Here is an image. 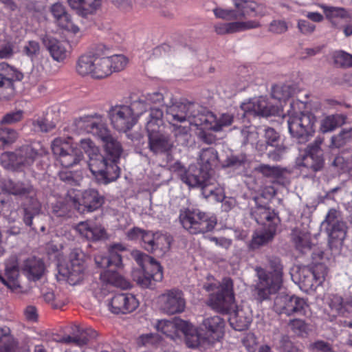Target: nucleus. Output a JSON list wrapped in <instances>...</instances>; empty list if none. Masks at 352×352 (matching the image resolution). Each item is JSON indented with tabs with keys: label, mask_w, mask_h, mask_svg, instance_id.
<instances>
[{
	"label": "nucleus",
	"mask_w": 352,
	"mask_h": 352,
	"mask_svg": "<svg viewBox=\"0 0 352 352\" xmlns=\"http://www.w3.org/2000/svg\"><path fill=\"white\" fill-rule=\"evenodd\" d=\"M98 333L93 329L89 328L80 332V335L72 336L69 335L63 336L58 339L54 338L58 342L67 344H74L77 346H83L88 344L91 340L96 338Z\"/></svg>",
	"instance_id": "72a5a7b5"
},
{
	"label": "nucleus",
	"mask_w": 352,
	"mask_h": 352,
	"mask_svg": "<svg viewBox=\"0 0 352 352\" xmlns=\"http://www.w3.org/2000/svg\"><path fill=\"white\" fill-rule=\"evenodd\" d=\"M127 63V58L122 54L109 56L95 53L93 78L102 79L108 77L113 72L124 69Z\"/></svg>",
	"instance_id": "f8f14e48"
},
{
	"label": "nucleus",
	"mask_w": 352,
	"mask_h": 352,
	"mask_svg": "<svg viewBox=\"0 0 352 352\" xmlns=\"http://www.w3.org/2000/svg\"><path fill=\"white\" fill-rule=\"evenodd\" d=\"M292 94V90L289 85H276L272 87V96L280 102H285Z\"/></svg>",
	"instance_id": "3c124183"
},
{
	"label": "nucleus",
	"mask_w": 352,
	"mask_h": 352,
	"mask_svg": "<svg viewBox=\"0 0 352 352\" xmlns=\"http://www.w3.org/2000/svg\"><path fill=\"white\" fill-rule=\"evenodd\" d=\"M110 119L113 127L119 131L131 129L137 122V119L128 105H116L110 110Z\"/></svg>",
	"instance_id": "6ab92c4d"
},
{
	"label": "nucleus",
	"mask_w": 352,
	"mask_h": 352,
	"mask_svg": "<svg viewBox=\"0 0 352 352\" xmlns=\"http://www.w3.org/2000/svg\"><path fill=\"white\" fill-rule=\"evenodd\" d=\"M23 75L15 67L6 63H0V78L9 80L14 85V82L22 80Z\"/></svg>",
	"instance_id": "37998d69"
},
{
	"label": "nucleus",
	"mask_w": 352,
	"mask_h": 352,
	"mask_svg": "<svg viewBox=\"0 0 352 352\" xmlns=\"http://www.w3.org/2000/svg\"><path fill=\"white\" fill-rule=\"evenodd\" d=\"M82 256L80 251L78 250H73L69 255V263L65 267L60 266L59 268V273L67 278L70 284L75 285L82 279L85 265Z\"/></svg>",
	"instance_id": "aec40b11"
},
{
	"label": "nucleus",
	"mask_w": 352,
	"mask_h": 352,
	"mask_svg": "<svg viewBox=\"0 0 352 352\" xmlns=\"http://www.w3.org/2000/svg\"><path fill=\"white\" fill-rule=\"evenodd\" d=\"M132 256L140 267L132 272L133 279L138 285L148 288L154 285L153 282L162 280V267L156 260L138 250L133 251Z\"/></svg>",
	"instance_id": "39448f33"
},
{
	"label": "nucleus",
	"mask_w": 352,
	"mask_h": 352,
	"mask_svg": "<svg viewBox=\"0 0 352 352\" xmlns=\"http://www.w3.org/2000/svg\"><path fill=\"white\" fill-rule=\"evenodd\" d=\"M273 308L278 314H285L287 316L294 314L305 315L309 305L303 298L280 294L274 298Z\"/></svg>",
	"instance_id": "4468645a"
},
{
	"label": "nucleus",
	"mask_w": 352,
	"mask_h": 352,
	"mask_svg": "<svg viewBox=\"0 0 352 352\" xmlns=\"http://www.w3.org/2000/svg\"><path fill=\"white\" fill-rule=\"evenodd\" d=\"M288 325L292 331L298 336H304L308 333L309 325L302 319L290 320Z\"/></svg>",
	"instance_id": "864d4df0"
},
{
	"label": "nucleus",
	"mask_w": 352,
	"mask_h": 352,
	"mask_svg": "<svg viewBox=\"0 0 352 352\" xmlns=\"http://www.w3.org/2000/svg\"><path fill=\"white\" fill-rule=\"evenodd\" d=\"M128 107L131 109L136 119L149 108L144 97L133 101Z\"/></svg>",
	"instance_id": "13d9d810"
},
{
	"label": "nucleus",
	"mask_w": 352,
	"mask_h": 352,
	"mask_svg": "<svg viewBox=\"0 0 352 352\" xmlns=\"http://www.w3.org/2000/svg\"><path fill=\"white\" fill-rule=\"evenodd\" d=\"M72 126L77 133L87 132L98 138L103 133V129L107 128L102 117L97 114L76 119Z\"/></svg>",
	"instance_id": "4be33fe9"
},
{
	"label": "nucleus",
	"mask_w": 352,
	"mask_h": 352,
	"mask_svg": "<svg viewBox=\"0 0 352 352\" xmlns=\"http://www.w3.org/2000/svg\"><path fill=\"white\" fill-rule=\"evenodd\" d=\"M155 327L159 332L171 338H173L177 334V328L175 322L171 320H158Z\"/></svg>",
	"instance_id": "09e8293b"
},
{
	"label": "nucleus",
	"mask_w": 352,
	"mask_h": 352,
	"mask_svg": "<svg viewBox=\"0 0 352 352\" xmlns=\"http://www.w3.org/2000/svg\"><path fill=\"white\" fill-rule=\"evenodd\" d=\"M297 104L298 102H290V109L287 111L288 129L298 143L304 144L308 142L315 133L316 118L311 112H296L294 107Z\"/></svg>",
	"instance_id": "423d86ee"
},
{
	"label": "nucleus",
	"mask_w": 352,
	"mask_h": 352,
	"mask_svg": "<svg viewBox=\"0 0 352 352\" xmlns=\"http://www.w3.org/2000/svg\"><path fill=\"white\" fill-rule=\"evenodd\" d=\"M100 280L102 282V285L100 291L96 292V296L99 300H102L109 292L110 287L113 286L122 289H128L130 287V283L125 278L112 270L102 272L100 274Z\"/></svg>",
	"instance_id": "a878e982"
},
{
	"label": "nucleus",
	"mask_w": 352,
	"mask_h": 352,
	"mask_svg": "<svg viewBox=\"0 0 352 352\" xmlns=\"http://www.w3.org/2000/svg\"><path fill=\"white\" fill-rule=\"evenodd\" d=\"M311 273H313L314 276L315 277V283L316 285H320L324 280L325 276L327 274V269L322 264H318L314 266V267L311 270Z\"/></svg>",
	"instance_id": "338daca9"
},
{
	"label": "nucleus",
	"mask_w": 352,
	"mask_h": 352,
	"mask_svg": "<svg viewBox=\"0 0 352 352\" xmlns=\"http://www.w3.org/2000/svg\"><path fill=\"white\" fill-rule=\"evenodd\" d=\"M76 232L87 241H98L106 239L105 230L91 221H81L76 228Z\"/></svg>",
	"instance_id": "c85d7f7f"
},
{
	"label": "nucleus",
	"mask_w": 352,
	"mask_h": 352,
	"mask_svg": "<svg viewBox=\"0 0 352 352\" xmlns=\"http://www.w3.org/2000/svg\"><path fill=\"white\" fill-rule=\"evenodd\" d=\"M225 325L223 318L219 316H213L204 318L198 328L201 331V335L207 338L208 344H211L223 336Z\"/></svg>",
	"instance_id": "412c9836"
},
{
	"label": "nucleus",
	"mask_w": 352,
	"mask_h": 352,
	"mask_svg": "<svg viewBox=\"0 0 352 352\" xmlns=\"http://www.w3.org/2000/svg\"><path fill=\"white\" fill-rule=\"evenodd\" d=\"M15 87L11 81L0 78V100L8 99L14 94Z\"/></svg>",
	"instance_id": "bf43d9fd"
},
{
	"label": "nucleus",
	"mask_w": 352,
	"mask_h": 352,
	"mask_svg": "<svg viewBox=\"0 0 352 352\" xmlns=\"http://www.w3.org/2000/svg\"><path fill=\"white\" fill-rule=\"evenodd\" d=\"M173 127L174 135L178 143L182 145L186 144L190 137L189 127L177 126L176 124L175 126H173Z\"/></svg>",
	"instance_id": "052dcab7"
},
{
	"label": "nucleus",
	"mask_w": 352,
	"mask_h": 352,
	"mask_svg": "<svg viewBox=\"0 0 352 352\" xmlns=\"http://www.w3.org/2000/svg\"><path fill=\"white\" fill-rule=\"evenodd\" d=\"M204 337V335H201V331L197 327L195 333L186 334V343L190 348H195L205 344H208L207 338Z\"/></svg>",
	"instance_id": "8fccbe9b"
},
{
	"label": "nucleus",
	"mask_w": 352,
	"mask_h": 352,
	"mask_svg": "<svg viewBox=\"0 0 352 352\" xmlns=\"http://www.w3.org/2000/svg\"><path fill=\"white\" fill-rule=\"evenodd\" d=\"M100 138L107 153L111 157V160L117 164L122 153V148L120 143L112 136L110 131L107 128L103 129Z\"/></svg>",
	"instance_id": "473e14b6"
},
{
	"label": "nucleus",
	"mask_w": 352,
	"mask_h": 352,
	"mask_svg": "<svg viewBox=\"0 0 352 352\" xmlns=\"http://www.w3.org/2000/svg\"><path fill=\"white\" fill-rule=\"evenodd\" d=\"M344 122L342 115H331L325 117L320 122V130L323 133L333 131Z\"/></svg>",
	"instance_id": "c03bdc74"
},
{
	"label": "nucleus",
	"mask_w": 352,
	"mask_h": 352,
	"mask_svg": "<svg viewBox=\"0 0 352 352\" xmlns=\"http://www.w3.org/2000/svg\"><path fill=\"white\" fill-rule=\"evenodd\" d=\"M138 305V300L134 295L130 293L115 294L108 302L109 309L116 314L131 313Z\"/></svg>",
	"instance_id": "b1692460"
},
{
	"label": "nucleus",
	"mask_w": 352,
	"mask_h": 352,
	"mask_svg": "<svg viewBox=\"0 0 352 352\" xmlns=\"http://www.w3.org/2000/svg\"><path fill=\"white\" fill-rule=\"evenodd\" d=\"M213 12L217 18L223 20L232 21L239 19V13L234 10L217 8L213 10Z\"/></svg>",
	"instance_id": "e2e57ef3"
},
{
	"label": "nucleus",
	"mask_w": 352,
	"mask_h": 352,
	"mask_svg": "<svg viewBox=\"0 0 352 352\" xmlns=\"http://www.w3.org/2000/svg\"><path fill=\"white\" fill-rule=\"evenodd\" d=\"M162 118V110L152 109L146 125L149 148L155 154L168 153L173 147L168 136L160 131V127L163 123Z\"/></svg>",
	"instance_id": "0eeeda50"
},
{
	"label": "nucleus",
	"mask_w": 352,
	"mask_h": 352,
	"mask_svg": "<svg viewBox=\"0 0 352 352\" xmlns=\"http://www.w3.org/2000/svg\"><path fill=\"white\" fill-rule=\"evenodd\" d=\"M1 164L8 170H21L16 152H5L0 156Z\"/></svg>",
	"instance_id": "de8ad7c7"
},
{
	"label": "nucleus",
	"mask_w": 352,
	"mask_h": 352,
	"mask_svg": "<svg viewBox=\"0 0 352 352\" xmlns=\"http://www.w3.org/2000/svg\"><path fill=\"white\" fill-rule=\"evenodd\" d=\"M201 107L195 103L176 102L166 107L165 116L173 126L184 121H188L190 124L195 126V120L201 115Z\"/></svg>",
	"instance_id": "9b49d317"
},
{
	"label": "nucleus",
	"mask_w": 352,
	"mask_h": 352,
	"mask_svg": "<svg viewBox=\"0 0 352 352\" xmlns=\"http://www.w3.org/2000/svg\"><path fill=\"white\" fill-rule=\"evenodd\" d=\"M217 160V153L213 148H203L199 155V163L202 169L209 172Z\"/></svg>",
	"instance_id": "a18cd8bd"
},
{
	"label": "nucleus",
	"mask_w": 352,
	"mask_h": 352,
	"mask_svg": "<svg viewBox=\"0 0 352 352\" xmlns=\"http://www.w3.org/2000/svg\"><path fill=\"white\" fill-rule=\"evenodd\" d=\"M180 177L182 181L190 187H201L202 194L206 197L217 195L216 190L221 191L216 187L210 172L198 168L195 166H190L187 170L181 174Z\"/></svg>",
	"instance_id": "9d476101"
},
{
	"label": "nucleus",
	"mask_w": 352,
	"mask_h": 352,
	"mask_svg": "<svg viewBox=\"0 0 352 352\" xmlns=\"http://www.w3.org/2000/svg\"><path fill=\"white\" fill-rule=\"evenodd\" d=\"M125 247L121 243H116L109 248V256H105L98 254L95 256V262L98 267L105 268L109 266L120 267L122 264V258L118 252L124 250Z\"/></svg>",
	"instance_id": "7c9ffc66"
},
{
	"label": "nucleus",
	"mask_w": 352,
	"mask_h": 352,
	"mask_svg": "<svg viewBox=\"0 0 352 352\" xmlns=\"http://www.w3.org/2000/svg\"><path fill=\"white\" fill-rule=\"evenodd\" d=\"M17 342L10 334L7 327H0V352H15Z\"/></svg>",
	"instance_id": "79ce46f5"
},
{
	"label": "nucleus",
	"mask_w": 352,
	"mask_h": 352,
	"mask_svg": "<svg viewBox=\"0 0 352 352\" xmlns=\"http://www.w3.org/2000/svg\"><path fill=\"white\" fill-rule=\"evenodd\" d=\"M329 305L331 310L338 315L344 316L347 311L343 298L338 294H332L329 297Z\"/></svg>",
	"instance_id": "603ef678"
},
{
	"label": "nucleus",
	"mask_w": 352,
	"mask_h": 352,
	"mask_svg": "<svg viewBox=\"0 0 352 352\" xmlns=\"http://www.w3.org/2000/svg\"><path fill=\"white\" fill-rule=\"evenodd\" d=\"M251 215L258 224L263 226L262 229L254 231L249 243L250 249L256 250L274 239L280 219L273 210L262 206L252 209Z\"/></svg>",
	"instance_id": "f03ea898"
},
{
	"label": "nucleus",
	"mask_w": 352,
	"mask_h": 352,
	"mask_svg": "<svg viewBox=\"0 0 352 352\" xmlns=\"http://www.w3.org/2000/svg\"><path fill=\"white\" fill-rule=\"evenodd\" d=\"M155 241L153 253H155L158 256H163L170 250L172 238L170 236L157 232L156 239Z\"/></svg>",
	"instance_id": "49530a36"
},
{
	"label": "nucleus",
	"mask_w": 352,
	"mask_h": 352,
	"mask_svg": "<svg viewBox=\"0 0 352 352\" xmlns=\"http://www.w3.org/2000/svg\"><path fill=\"white\" fill-rule=\"evenodd\" d=\"M322 140L316 138L313 143L309 144L306 150L305 155L302 157L300 165L314 172L320 170L324 164L322 151L320 146Z\"/></svg>",
	"instance_id": "5701e85b"
},
{
	"label": "nucleus",
	"mask_w": 352,
	"mask_h": 352,
	"mask_svg": "<svg viewBox=\"0 0 352 352\" xmlns=\"http://www.w3.org/2000/svg\"><path fill=\"white\" fill-rule=\"evenodd\" d=\"M94 65V54H87L80 56L76 65V72L82 76H90L93 78Z\"/></svg>",
	"instance_id": "a19ab883"
},
{
	"label": "nucleus",
	"mask_w": 352,
	"mask_h": 352,
	"mask_svg": "<svg viewBox=\"0 0 352 352\" xmlns=\"http://www.w3.org/2000/svg\"><path fill=\"white\" fill-rule=\"evenodd\" d=\"M195 122V126L203 130L219 131L223 127L232 123L233 116L229 113H223L217 118L213 113L202 109L201 115Z\"/></svg>",
	"instance_id": "a211bd4d"
},
{
	"label": "nucleus",
	"mask_w": 352,
	"mask_h": 352,
	"mask_svg": "<svg viewBox=\"0 0 352 352\" xmlns=\"http://www.w3.org/2000/svg\"><path fill=\"white\" fill-rule=\"evenodd\" d=\"M234 3L239 13V19L246 16H256L263 14L261 6L254 1L234 0Z\"/></svg>",
	"instance_id": "4c0bfd02"
},
{
	"label": "nucleus",
	"mask_w": 352,
	"mask_h": 352,
	"mask_svg": "<svg viewBox=\"0 0 352 352\" xmlns=\"http://www.w3.org/2000/svg\"><path fill=\"white\" fill-rule=\"evenodd\" d=\"M2 188L6 192L17 196L23 199V221L28 226H32L33 218L38 215L41 205L36 198V191L29 182H17L6 179Z\"/></svg>",
	"instance_id": "7ed1b4c3"
},
{
	"label": "nucleus",
	"mask_w": 352,
	"mask_h": 352,
	"mask_svg": "<svg viewBox=\"0 0 352 352\" xmlns=\"http://www.w3.org/2000/svg\"><path fill=\"white\" fill-rule=\"evenodd\" d=\"M241 109L245 113L266 117L274 115L278 111V109L272 105H269L267 99L263 96L251 99L248 102L243 103Z\"/></svg>",
	"instance_id": "bb28decb"
},
{
	"label": "nucleus",
	"mask_w": 352,
	"mask_h": 352,
	"mask_svg": "<svg viewBox=\"0 0 352 352\" xmlns=\"http://www.w3.org/2000/svg\"><path fill=\"white\" fill-rule=\"evenodd\" d=\"M23 113L21 110L8 113L7 114L3 116V118L0 120V124H12L16 123L21 120L23 118Z\"/></svg>",
	"instance_id": "69168bd1"
},
{
	"label": "nucleus",
	"mask_w": 352,
	"mask_h": 352,
	"mask_svg": "<svg viewBox=\"0 0 352 352\" xmlns=\"http://www.w3.org/2000/svg\"><path fill=\"white\" fill-rule=\"evenodd\" d=\"M335 64L341 67H352V55L344 51L336 52L333 54Z\"/></svg>",
	"instance_id": "6e6d98bb"
},
{
	"label": "nucleus",
	"mask_w": 352,
	"mask_h": 352,
	"mask_svg": "<svg viewBox=\"0 0 352 352\" xmlns=\"http://www.w3.org/2000/svg\"><path fill=\"white\" fill-rule=\"evenodd\" d=\"M80 146L89 157L100 151L98 147L89 138L80 140Z\"/></svg>",
	"instance_id": "774afa93"
},
{
	"label": "nucleus",
	"mask_w": 352,
	"mask_h": 352,
	"mask_svg": "<svg viewBox=\"0 0 352 352\" xmlns=\"http://www.w3.org/2000/svg\"><path fill=\"white\" fill-rule=\"evenodd\" d=\"M88 166L93 175L104 183L113 182L120 176L117 164L111 160L109 162L100 151L89 157Z\"/></svg>",
	"instance_id": "ddd939ff"
},
{
	"label": "nucleus",
	"mask_w": 352,
	"mask_h": 352,
	"mask_svg": "<svg viewBox=\"0 0 352 352\" xmlns=\"http://www.w3.org/2000/svg\"><path fill=\"white\" fill-rule=\"evenodd\" d=\"M71 138L70 136L67 139L57 138L51 144L52 151L56 160L65 168L78 165L84 160L82 152L71 145Z\"/></svg>",
	"instance_id": "1a4fd4ad"
},
{
	"label": "nucleus",
	"mask_w": 352,
	"mask_h": 352,
	"mask_svg": "<svg viewBox=\"0 0 352 352\" xmlns=\"http://www.w3.org/2000/svg\"><path fill=\"white\" fill-rule=\"evenodd\" d=\"M265 138L269 146L275 147L274 151L269 152L268 157L274 161L280 160L286 151V147L278 144L279 134L273 128L267 127L265 129Z\"/></svg>",
	"instance_id": "c9c22d12"
},
{
	"label": "nucleus",
	"mask_w": 352,
	"mask_h": 352,
	"mask_svg": "<svg viewBox=\"0 0 352 352\" xmlns=\"http://www.w3.org/2000/svg\"><path fill=\"white\" fill-rule=\"evenodd\" d=\"M18 138V133L10 128H0V141L3 144H11Z\"/></svg>",
	"instance_id": "4d7b16f0"
},
{
	"label": "nucleus",
	"mask_w": 352,
	"mask_h": 352,
	"mask_svg": "<svg viewBox=\"0 0 352 352\" xmlns=\"http://www.w3.org/2000/svg\"><path fill=\"white\" fill-rule=\"evenodd\" d=\"M260 26V23L256 20L234 21L217 24L215 25V31L218 34H233L258 28Z\"/></svg>",
	"instance_id": "c756f323"
},
{
	"label": "nucleus",
	"mask_w": 352,
	"mask_h": 352,
	"mask_svg": "<svg viewBox=\"0 0 352 352\" xmlns=\"http://www.w3.org/2000/svg\"><path fill=\"white\" fill-rule=\"evenodd\" d=\"M352 138V128L344 129L331 138V146L340 148Z\"/></svg>",
	"instance_id": "5fc2aeb1"
},
{
	"label": "nucleus",
	"mask_w": 352,
	"mask_h": 352,
	"mask_svg": "<svg viewBox=\"0 0 352 352\" xmlns=\"http://www.w3.org/2000/svg\"><path fill=\"white\" fill-rule=\"evenodd\" d=\"M15 152L17 155L21 170L30 166L38 155L36 149L29 145L23 146Z\"/></svg>",
	"instance_id": "58836bf2"
},
{
	"label": "nucleus",
	"mask_w": 352,
	"mask_h": 352,
	"mask_svg": "<svg viewBox=\"0 0 352 352\" xmlns=\"http://www.w3.org/2000/svg\"><path fill=\"white\" fill-rule=\"evenodd\" d=\"M43 43L49 51L53 59L58 62L63 61L69 54L67 49V44L58 39L46 36L43 38Z\"/></svg>",
	"instance_id": "2f4dec72"
},
{
	"label": "nucleus",
	"mask_w": 352,
	"mask_h": 352,
	"mask_svg": "<svg viewBox=\"0 0 352 352\" xmlns=\"http://www.w3.org/2000/svg\"><path fill=\"white\" fill-rule=\"evenodd\" d=\"M22 271L30 280H37L45 272V265L41 259L36 257L28 258L24 261Z\"/></svg>",
	"instance_id": "f704fd0d"
},
{
	"label": "nucleus",
	"mask_w": 352,
	"mask_h": 352,
	"mask_svg": "<svg viewBox=\"0 0 352 352\" xmlns=\"http://www.w3.org/2000/svg\"><path fill=\"white\" fill-rule=\"evenodd\" d=\"M320 7L323 10L326 18L334 28H338L340 19L350 17L349 12L344 8L328 6L326 5H322Z\"/></svg>",
	"instance_id": "ea45409f"
},
{
	"label": "nucleus",
	"mask_w": 352,
	"mask_h": 352,
	"mask_svg": "<svg viewBox=\"0 0 352 352\" xmlns=\"http://www.w3.org/2000/svg\"><path fill=\"white\" fill-rule=\"evenodd\" d=\"M338 215L339 212L336 210L330 209L325 219L328 224L327 230L331 248L340 247L346 235V224L338 218Z\"/></svg>",
	"instance_id": "dca6fc26"
},
{
	"label": "nucleus",
	"mask_w": 352,
	"mask_h": 352,
	"mask_svg": "<svg viewBox=\"0 0 352 352\" xmlns=\"http://www.w3.org/2000/svg\"><path fill=\"white\" fill-rule=\"evenodd\" d=\"M204 288L208 292H213L219 288L216 294L210 295V304L217 311L230 315L228 320L233 329L243 331L249 327L252 318L243 310L236 309L233 283L230 278H223L219 287L214 283H210L205 285Z\"/></svg>",
	"instance_id": "f257e3e1"
},
{
	"label": "nucleus",
	"mask_w": 352,
	"mask_h": 352,
	"mask_svg": "<svg viewBox=\"0 0 352 352\" xmlns=\"http://www.w3.org/2000/svg\"><path fill=\"white\" fill-rule=\"evenodd\" d=\"M157 232H153L152 231L145 230L142 240V246L148 252H153V248L155 245V241L156 239Z\"/></svg>",
	"instance_id": "680f3d73"
},
{
	"label": "nucleus",
	"mask_w": 352,
	"mask_h": 352,
	"mask_svg": "<svg viewBox=\"0 0 352 352\" xmlns=\"http://www.w3.org/2000/svg\"><path fill=\"white\" fill-rule=\"evenodd\" d=\"M18 261L12 258L5 263L4 275L0 274V282L12 292H19L22 287L20 280Z\"/></svg>",
	"instance_id": "393cba45"
},
{
	"label": "nucleus",
	"mask_w": 352,
	"mask_h": 352,
	"mask_svg": "<svg viewBox=\"0 0 352 352\" xmlns=\"http://www.w3.org/2000/svg\"><path fill=\"white\" fill-rule=\"evenodd\" d=\"M267 268L272 270L267 272L262 267H257L256 271L258 278L256 285L258 296L261 300L267 299L270 296L276 292L280 287L283 277V265L278 257L267 256Z\"/></svg>",
	"instance_id": "20e7f679"
},
{
	"label": "nucleus",
	"mask_w": 352,
	"mask_h": 352,
	"mask_svg": "<svg viewBox=\"0 0 352 352\" xmlns=\"http://www.w3.org/2000/svg\"><path fill=\"white\" fill-rule=\"evenodd\" d=\"M69 7L82 17L94 14L100 6V0H67Z\"/></svg>",
	"instance_id": "e433bc0d"
},
{
	"label": "nucleus",
	"mask_w": 352,
	"mask_h": 352,
	"mask_svg": "<svg viewBox=\"0 0 352 352\" xmlns=\"http://www.w3.org/2000/svg\"><path fill=\"white\" fill-rule=\"evenodd\" d=\"M157 305L162 312L172 316L184 312L186 301L181 289L172 288L164 290L157 297Z\"/></svg>",
	"instance_id": "2eb2a0df"
},
{
	"label": "nucleus",
	"mask_w": 352,
	"mask_h": 352,
	"mask_svg": "<svg viewBox=\"0 0 352 352\" xmlns=\"http://www.w3.org/2000/svg\"><path fill=\"white\" fill-rule=\"evenodd\" d=\"M179 219L184 228L192 234L210 232L217 224L214 217L204 213L199 209H187L182 211L180 213Z\"/></svg>",
	"instance_id": "6e6552de"
},
{
	"label": "nucleus",
	"mask_w": 352,
	"mask_h": 352,
	"mask_svg": "<svg viewBox=\"0 0 352 352\" xmlns=\"http://www.w3.org/2000/svg\"><path fill=\"white\" fill-rule=\"evenodd\" d=\"M104 198L98 190L89 188L72 199L74 207L80 213L91 212L98 209L103 204Z\"/></svg>",
	"instance_id": "f3484780"
},
{
	"label": "nucleus",
	"mask_w": 352,
	"mask_h": 352,
	"mask_svg": "<svg viewBox=\"0 0 352 352\" xmlns=\"http://www.w3.org/2000/svg\"><path fill=\"white\" fill-rule=\"evenodd\" d=\"M50 11L55 19L56 23L60 28L74 34L79 32V28L73 23L70 15L62 3H54L51 6Z\"/></svg>",
	"instance_id": "cd10ccee"
},
{
	"label": "nucleus",
	"mask_w": 352,
	"mask_h": 352,
	"mask_svg": "<svg viewBox=\"0 0 352 352\" xmlns=\"http://www.w3.org/2000/svg\"><path fill=\"white\" fill-rule=\"evenodd\" d=\"M300 279L302 284L309 289H313L319 285L315 283V277L311 270H303L301 272Z\"/></svg>",
	"instance_id": "0e129e2a"
}]
</instances>
